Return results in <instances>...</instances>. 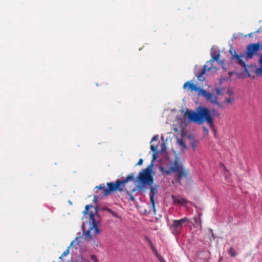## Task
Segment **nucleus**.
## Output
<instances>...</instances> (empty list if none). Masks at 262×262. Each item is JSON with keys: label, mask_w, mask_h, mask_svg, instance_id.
<instances>
[{"label": "nucleus", "mask_w": 262, "mask_h": 262, "mask_svg": "<svg viewBox=\"0 0 262 262\" xmlns=\"http://www.w3.org/2000/svg\"><path fill=\"white\" fill-rule=\"evenodd\" d=\"M135 180L134 173H132L128 175L126 178L122 180H116L115 183L108 182L106 184L107 188H105L104 184H100L99 186H96L95 188V192L98 194L99 195L107 196L111 193V192L118 190L120 192L124 191L125 189L124 184L129 181H134Z\"/></svg>", "instance_id": "obj_1"}, {"label": "nucleus", "mask_w": 262, "mask_h": 262, "mask_svg": "<svg viewBox=\"0 0 262 262\" xmlns=\"http://www.w3.org/2000/svg\"><path fill=\"white\" fill-rule=\"evenodd\" d=\"M184 116L187 117L190 122L202 124L205 121L208 124L212 125L213 120L210 114L209 110L207 108L199 107L198 112L189 111L185 113Z\"/></svg>", "instance_id": "obj_2"}, {"label": "nucleus", "mask_w": 262, "mask_h": 262, "mask_svg": "<svg viewBox=\"0 0 262 262\" xmlns=\"http://www.w3.org/2000/svg\"><path fill=\"white\" fill-rule=\"evenodd\" d=\"M152 170L150 166L142 170L137 177V182L138 183L137 189L141 190L146 185H151L154 184V177L151 174Z\"/></svg>", "instance_id": "obj_3"}, {"label": "nucleus", "mask_w": 262, "mask_h": 262, "mask_svg": "<svg viewBox=\"0 0 262 262\" xmlns=\"http://www.w3.org/2000/svg\"><path fill=\"white\" fill-rule=\"evenodd\" d=\"M189 223V220L186 217L178 220H174L170 226V231L174 236H179L183 231V226L187 225Z\"/></svg>", "instance_id": "obj_4"}, {"label": "nucleus", "mask_w": 262, "mask_h": 262, "mask_svg": "<svg viewBox=\"0 0 262 262\" xmlns=\"http://www.w3.org/2000/svg\"><path fill=\"white\" fill-rule=\"evenodd\" d=\"M229 53L231 55H232V57H231V59L232 60L236 59V62L238 64L240 65L241 66L244 67L245 72L247 73L248 77H252V78H254L255 77L251 76V74L250 73V72L248 70L249 68L251 67V66H249L248 64H246L245 62L242 59V58L243 56V54H242L241 55H238L236 51L234 50H233L232 48H231L229 51Z\"/></svg>", "instance_id": "obj_5"}, {"label": "nucleus", "mask_w": 262, "mask_h": 262, "mask_svg": "<svg viewBox=\"0 0 262 262\" xmlns=\"http://www.w3.org/2000/svg\"><path fill=\"white\" fill-rule=\"evenodd\" d=\"M98 207L96 206L95 208V212L94 213L91 212L89 214V222L90 228L92 230H94V233L96 234H98L100 233V230L98 226V221L95 218L96 215H98Z\"/></svg>", "instance_id": "obj_6"}, {"label": "nucleus", "mask_w": 262, "mask_h": 262, "mask_svg": "<svg viewBox=\"0 0 262 262\" xmlns=\"http://www.w3.org/2000/svg\"><path fill=\"white\" fill-rule=\"evenodd\" d=\"M261 45L258 42L256 43H250L247 46L245 52L246 59H252L255 55H257L256 52L259 51Z\"/></svg>", "instance_id": "obj_7"}, {"label": "nucleus", "mask_w": 262, "mask_h": 262, "mask_svg": "<svg viewBox=\"0 0 262 262\" xmlns=\"http://www.w3.org/2000/svg\"><path fill=\"white\" fill-rule=\"evenodd\" d=\"M198 96H203L205 99L210 102L219 105L220 107H222V105L217 102V98L213 94L207 92L205 90L202 89L200 90V93L198 94Z\"/></svg>", "instance_id": "obj_8"}, {"label": "nucleus", "mask_w": 262, "mask_h": 262, "mask_svg": "<svg viewBox=\"0 0 262 262\" xmlns=\"http://www.w3.org/2000/svg\"><path fill=\"white\" fill-rule=\"evenodd\" d=\"M177 170H175V173L177 174V181L180 182L183 178H187L188 176V171L184 169L182 164L177 160V164L176 166Z\"/></svg>", "instance_id": "obj_9"}, {"label": "nucleus", "mask_w": 262, "mask_h": 262, "mask_svg": "<svg viewBox=\"0 0 262 262\" xmlns=\"http://www.w3.org/2000/svg\"><path fill=\"white\" fill-rule=\"evenodd\" d=\"M177 170H175V173L177 174V181L180 182L183 178H187L188 176V171L184 169L182 164L177 160V164L176 166Z\"/></svg>", "instance_id": "obj_10"}, {"label": "nucleus", "mask_w": 262, "mask_h": 262, "mask_svg": "<svg viewBox=\"0 0 262 262\" xmlns=\"http://www.w3.org/2000/svg\"><path fill=\"white\" fill-rule=\"evenodd\" d=\"M150 188V202L151 204V208L153 210L154 213L156 214V207L155 202V195L158 193L157 188L154 187L152 185H148Z\"/></svg>", "instance_id": "obj_11"}, {"label": "nucleus", "mask_w": 262, "mask_h": 262, "mask_svg": "<svg viewBox=\"0 0 262 262\" xmlns=\"http://www.w3.org/2000/svg\"><path fill=\"white\" fill-rule=\"evenodd\" d=\"M192 80L187 81L183 85V89L186 90L188 88L187 91H190L191 92L193 91L198 92V94L200 93V90L203 89L200 88L197 86V85L193 83H191Z\"/></svg>", "instance_id": "obj_12"}, {"label": "nucleus", "mask_w": 262, "mask_h": 262, "mask_svg": "<svg viewBox=\"0 0 262 262\" xmlns=\"http://www.w3.org/2000/svg\"><path fill=\"white\" fill-rule=\"evenodd\" d=\"M208 64H211V61H207L204 66L203 69L197 76L198 80L200 81H204L205 80V78L203 75L206 73L207 71H209L211 69V67H209Z\"/></svg>", "instance_id": "obj_13"}, {"label": "nucleus", "mask_w": 262, "mask_h": 262, "mask_svg": "<svg viewBox=\"0 0 262 262\" xmlns=\"http://www.w3.org/2000/svg\"><path fill=\"white\" fill-rule=\"evenodd\" d=\"M172 199L173 202L178 205H186L187 204V201L179 195H172Z\"/></svg>", "instance_id": "obj_14"}, {"label": "nucleus", "mask_w": 262, "mask_h": 262, "mask_svg": "<svg viewBox=\"0 0 262 262\" xmlns=\"http://www.w3.org/2000/svg\"><path fill=\"white\" fill-rule=\"evenodd\" d=\"M176 164L177 160H174L172 164V165L168 169L164 170H163V168H161V170L163 172L169 175L172 172H175V170H177V168L176 167Z\"/></svg>", "instance_id": "obj_15"}, {"label": "nucleus", "mask_w": 262, "mask_h": 262, "mask_svg": "<svg viewBox=\"0 0 262 262\" xmlns=\"http://www.w3.org/2000/svg\"><path fill=\"white\" fill-rule=\"evenodd\" d=\"M259 63L260 67L256 68L255 70V73L257 75H260L262 76V55L260 56L259 59Z\"/></svg>", "instance_id": "obj_16"}, {"label": "nucleus", "mask_w": 262, "mask_h": 262, "mask_svg": "<svg viewBox=\"0 0 262 262\" xmlns=\"http://www.w3.org/2000/svg\"><path fill=\"white\" fill-rule=\"evenodd\" d=\"M259 63L260 67L256 68L255 70V73L257 75H260L262 76V55L260 56L259 59Z\"/></svg>", "instance_id": "obj_17"}, {"label": "nucleus", "mask_w": 262, "mask_h": 262, "mask_svg": "<svg viewBox=\"0 0 262 262\" xmlns=\"http://www.w3.org/2000/svg\"><path fill=\"white\" fill-rule=\"evenodd\" d=\"M102 210L106 211L111 214H112L113 216H116L118 217V214L117 212L113 211L111 209L107 207L104 206L102 207L101 208Z\"/></svg>", "instance_id": "obj_18"}, {"label": "nucleus", "mask_w": 262, "mask_h": 262, "mask_svg": "<svg viewBox=\"0 0 262 262\" xmlns=\"http://www.w3.org/2000/svg\"><path fill=\"white\" fill-rule=\"evenodd\" d=\"M220 56V55L219 53L216 54L215 55H212V54L211 56H212V59H211V60L210 61H211V64H208V66L209 67H211V68L212 66V62L214 60L217 61L219 60Z\"/></svg>", "instance_id": "obj_19"}, {"label": "nucleus", "mask_w": 262, "mask_h": 262, "mask_svg": "<svg viewBox=\"0 0 262 262\" xmlns=\"http://www.w3.org/2000/svg\"><path fill=\"white\" fill-rule=\"evenodd\" d=\"M228 252L231 257H234L236 256V252L235 249L233 247H230L229 249Z\"/></svg>", "instance_id": "obj_20"}, {"label": "nucleus", "mask_w": 262, "mask_h": 262, "mask_svg": "<svg viewBox=\"0 0 262 262\" xmlns=\"http://www.w3.org/2000/svg\"><path fill=\"white\" fill-rule=\"evenodd\" d=\"M92 207H93V206L92 205H87L85 206V210L82 212L84 216L86 215L89 216V213H88V211L90 208H91Z\"/></svg>", "instance_id": "obj_21"}, {"label": "nucleus", "mask_w": 262, "mask_h": 262, "mask_svg": "<svg viewBox=\"0 0 262 262\" xmlns=\"http://www.w3.org/2000/svg\"><path fill=\"white\" fill-rule=\"evenodd\" d=\"M153 253L155 254V255L158 258V259L161 258V255L159 254L156 249L154 247L153 245H151V247H150Z\"/></svg>", "instance_id": "obj_22"}, {"label": "nucleus", "mask_w": 262, "mask_h": 262, "mask_svg": "<svg viewBox=\"0 0 262 262\" xmlns=\"http://www.w3.org/2000/svg\"><path fill=\"white\" fill-rule=\"evenodd\" d=\"M91 230H92L91 229V228L90 227L89 229L86 232V234H85V239L87 241H89V239H90L92 238V236H91Z\"/></svg>", "instance_id": "obj_23"}, {"label": "nucleus", "mask_w": 262, "mask_h": 262, "mask_svg": "<svg viewBox=\"0 0 262 262\" xmlns=\"http://www.w3.org/2000/svg\"><path fill=\"white\" fill-rule=\"evenodd\" d=\"M70 246L68 247V248L62 253L61 255L59 257V259H62V257L66 256L69 253V249Z\"/></svg>", "instance_id": "obj_24"}, {"label": "nucleus", "mask_w": 262, "mask_h": 262, "mask_svg": "<svg viewBox=\"0 0 262 262\" xmlns=\"http://www.w3.org/2000/svg\"><path fill=\"white\" fill-rule=\"evenodd\" d=\"M209 234L211 235V237H210V240H211V239H214L215 238L213 231L211 229H209Z\"/></svg>", "instance_id": "obj_25"}, {"label": "nucleus", "mask_w": 262, "mask_h": 262, "mask_svg": "<svg viewBox=\"0 0 262 262\" xmlns=\"http://www.w3.org/2000/svg\"><path fill=\"white\" fill-rule=\"evenodd\" d=\"M127 193L129 195V200L130 201L134 202L135 201V198H134V195L131 193H130L129 191H127Z\"/></svg>", "instance_id": "obj_26"}, {"label": "nucleus", "mask_w": 262, "mask_h": 262, "mask_svg": "<svg viewBox=\"0 0 262 262\" xmlns=\"http://www.w3.org/2000/svg\"><path fill=\"white\" fill-rule=\"evenodd\" d=\"M150 149L154 152H157V146L151 145L150 146Z\"/></svg>", "instance_id": "obj_27"}, {"label": "nucleus", "mask_w": 262, "mask_h": 262, "mask_svg": "<svg viewBox=\"0 0 262 262\" xmlns=\"http://www.w3.org/2000/svg\"><path fill=\"white\" fill-rule=\"evenodd\" d=\"M225 102L227 103H231L233 102V99L231 97L226 99Z\"/></svg>", "instance_id": "obj_28"}, {"label": "nucleus", "mask_w": 262, "mask_h": 262, "mask_svg": "<svg viewBox=\"0 0 262 262\" xmlns=\"http://www.w3.org/2000/svg\"><path fill=\"white\" fill-rule=\"evenodd\" d=\"M159 136L158 135L154 136L151 139V142H154L157 141L158 139Z\"/></svg>", "instance_id": "obj_29"}, {"label": "nucleus", "mask_w": 262, "mask_h": 262, "mask_svg": "<svg viewBox=\"0 0 262 262\" xmlns=\"http://www.w3.org/2000/svg\"><path fill=\"white\" fill-rule=\"evenodd\" d=\"M143 160L142 159H140L138 162L137 163L136 165L140 166L143 164Z\"/></svg>", "instance_id": "obj_30"}, {"label": "nucleus", "mask_w": 262, "mask_h": 262, "mask_svg": "<svg viewBox=\"0 0 262 262\" xmlns=\"http://www.w3.org/2000/svg\"><path fill=\"white\" fill-rule=\"evenodd\" d=\"M222 89H216V92L219 95L222 94Z\"/></svg>", "instance_id": "obj_31"}, {"label": "nucleus", "mask_w": 262, "mask_h": 262, "mask_svg": "<svg viewBox=\"0 0 262 262\" xmlns=\"http://www.w3.org/2000/svg\"><path fill=\"white\" fill-rule=\"evenodd\" d=\"M157 158V152H154L153 154L152 160H156Z\"/></svg>", "instance_id": "obj_32"}, {"label": "nucleus", "mask_w": 262, "mask_h": 262, "mask_svg": "<svg viewBox=\"0 0 262 262\" xmlns=\"http://www.w3.org/2000/svg\"><path fill=\"white\" fill-rule=\"evenodd\" d=\"M146 239L147 240L148 243L149 245H150V246L151 247V245H153L151 240L149 238H148V237H146Z\"/></svg>", "instance_id": "obj_33"}, {"label": "nucleus", "mask_w": 262, "mask_h": 262, "mask_svg": "<svg viewBox=\"0 0 262 262\" xmlns=\"http://www.w3.org/2000/svg\"><path fill=\"white\" fill-rule=\"evenodd\" d=\"M91 259L93 260L95 262H97V259L96 258V257L94 255H92L91 256Z\"/></svg>", "instance_id": "obj_34"}, {"label": "nucleus", "mask_w": 262, "mask_h": 262, "mask_svg": "<svg viewBox=\"0 0 262 262\" xmlns=\"http://www.w3.org/2000/svg\"><path fill=\"white\" fill-rule=\"evenodd\" d=\"M179 143H180V144L183 145L184 147H185V148L186 147V144L184 143V142L182 140H181L179 142Z\"/></svg>", "instance_id": "obj_35"}, {"label": "nucleus", "mask_w": 262, "mask_h": 262, "mask_svg": "<svg viewBox=\"0 0 262 262\" xmlns=\"http://www.w3.org/2000/svg\"><path fill=\"white\" fill-rule=\"evenodd\" d=\"M97 198H98L97 196L94 195V201L96 202L97 201Z\"/></svg>", "instance_id": "obj_36"}, {"label": "nucleus", "mask_w": 262, "mask_h": 262, "mask_svg": "<svg viewBox=\"0 0 262 262\" xmlns=\"http://www.w3.org/2000/svg\"><path fill=\"white\" fill-rule=\"evenodd\" d=\"M161 262H166L165 260H164L163 259V258H162V257L161 256V259H159Z\"/></svg>", "instance_id": "obj_37"}, {"label": "nucleus", "mask_w": 262, "mask_h": 262, "mask_svg": "<svg viewBox=\"0 0 262 262\" xmlns=\"http://www.w3.org/2000/svg\"><path fill=\"white\" fill-rule=\"evenodd\" d=\"M74 242H75V241H73L71 242V244H70V246H73V244H74Z\"/></svg>", "instance_id": "obj_38"}, {"label": "nucleus", "mask_w": 262, "mask_h": 262, "mask_svg": "<svg viewBox=\"0 0 262 262\" xmlns=\"http://www.w3.org/2000/svg\"><path fill=\"white\" fill-rule=\"evenodd\" d=\"M191 145L194 148H195V145L194 144H192Z\"/></svg>", "instance_id": "obj_39"}, {"label": "nucleus", "mask_w": 262, "mask_h": 262, "mask_svg": "<svg viewBox=\"0 0 262 262\" xmlns=\"http://www.w3.org/2000/svg\"><path fill=\"white\" fill-rule=\"evenodd\" d=\"M229 75H230V76H231V75H232V72H229Z\"/></svg>", "instance_id": "obj_40"}, {"label": "nucleus", "mask_w": 262, "mask_h": 262, "mask_svg": "<svg viewBox=\"0 0 262 262\" xmlns=\"http://www.w3.org/2000/svg\"><path fill=\"white\" fill-rule=\"evenodd\" d=\"M204 130L207 131V129L206 128H204Z\"/></svg>", "instance_id": "obj_41"}, {"label": "nucleus", "mask_w": 262, "mask_h": 262, "mask_svg": "<svg viewBox=\"0 0 262 262\" xmlns=\"http://www.w3.org/2000/svg\"><path fill=\"white\" fill-rule=\"evenodd\" d=\"M79 238V237H76V239L77 240Z\"/></svg>", "instance_id": "obj_42"}]
</instances>
